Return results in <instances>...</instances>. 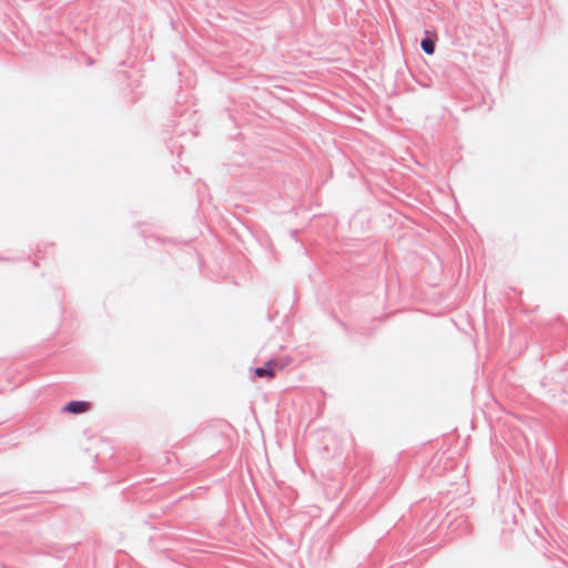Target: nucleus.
I'll use <instances>...</instances> for the list:
<instances>
[{"mask_svg":"<svg viewBox=\"0 0 568 568\" xmlns=\"http://www.w3.org/2000/svg\"><path fill=\"white\" fill-rule=\"evenodd\" d=\"M286 362L280 363L277 359L272 358L263 367L255 368L254 373L257 377L273 378L276 371H281L286 366Z\"/></svg>","mask_w":568,"mask_h":568,"instance_id":"obj_1","label":"nucleus"},{"mask_svg":"<svg viewBox=\"0 0 568 568\" xmlns=\"http://www.w3.org/2000/svg\"><path fill=\"white\" fill-rule=\"evenodd\" d=\"M90 408L91 404L89 402H70L64 406L63 412H68L71 414H82L88 412Z\"/></svg>","mask_w":568,"mask_h":568,"instance_id":"obj_2","label":"nucleus"},{"mask_svg":"<svg viewBox=\"0 0 568 568\" xmlns=\"http://www.w3.org/2000/svg\"><path fill=\"white\" fill-rule=\"evenodd\" d=\"M422 48L427 54H433L435 52V42L430 39L422 40Z\"/></svg>","mask_w":568,"mask_h":568,"instance_id":"obj_3","label":"nucleus"}]
</instances>
